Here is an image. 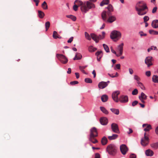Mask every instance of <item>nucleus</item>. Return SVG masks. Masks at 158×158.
I'll return each mask as SVG.
<instances>
[{
    "label": "nucleus",
    "instance_id": "obj_1",
    "mask_svg": "<svg viewBox=\"0 0 158 158\" xmlns=\"http://www.w3.org/2000/svg\"><path fill=\"white\" fill-rule=\"evenodd\" d=\"M135 9L137 11V14L139 15L146 14L148 10L146 4L143 1L139 2L137 3Z\"/></svg>",
    "mask_w": 158,
    "mask_h": 158
},
{
    "label": "nucleus",
    "instance_id": "obj_2",
    "mask_svg": "<svg viewBox=\"0 0 158 158\" xmlns=\"http://www.w3.org/2000/svg\"><path fill=\"white\" fill-rule=\"evenodd\" d=\"M95 5L89 1L85 2L84 5L81 7V11L82 13L85 14L88 11L89 9L94 8Z\"/></svg>",
    "mask_w": 158,
    "mask_h": 158
},
{
    "label": "nucleus",
    "instance_id": "obj_3",
    "mask_svg": "<svg viewBox=\"0 0 158 158\" xmlns=\"http://www.w3.org/2000/svg\"><path fill=\"white\" fill-rule=\"evenodd\" d=\"M107 150L109 154L115 156L117 152V148L114 144H110L107 147Z\"/></svg>",
    "mask_w": 158,
    "mask_h": 158
},
{
    "label": "nucleus",
    "instance_id": "obj_4",
    "mask_svg": "<svg viewBox=\"0 0 158 158\" xmlns=\"http://www.w3.org/2000/svg\"><path fill=\"white\" fill-rule=\"evenodd\" d=\"M121 35V33L119 31H114L111 33L110 37L114 41H116L120 38Z\"/></svg>",
    "mask_w": 158,
    "mask_h": 158
},
{
    "label": "nucleus",
    "instance_id": "obj_5",
    "mask_svg": "<svg viewBox=\"0 0 158 158\" xmlns=\"http://www.w3.org/2000/svg\"><path fill=\"white\" fill-rule=\"evenodd\" d=\"M56 56L63 64H65L68 62V59L63 55L57 54H56Z\"/></svg>",
    "mask_w": 158,
    "mask_h": 158
},
{
    "label": "nucleus",
    "instance_id": "obj_6",
    "mask_svg": "<svg viewBox=\"0 0 158 158\" xmlns=\"http://www.w3.org/2000/svg\"><path fill=\"white\" fill-rule=\"evenodd\" d=\"M146 133H144V137L142 138L141 141V143L142 145L143 146H147L149 143V139L148 137L146 136Z\"/></svg>",
    "mask_w": 158,
    "mask_h": 158
},
{
    "label": "nucleus",
    "instance_id": "obj_7",
    "mask_svg": "<svg viewBox=\"0 0 158 158\" xmlns=\"http://www.w3.org/2000/svg\"><path fill=\"white\" fill-rule=\"evenodd\" d=\"M98 133L96 128L95 127H93L90 129V134L89 137H90V140L91 138H94L97 136Z\"/></svg>",
    "mask_w": 158,
    "mask_h": 158
},
{
    "label": "nucleus",
    "instance_id": "obj_8",
    "mask_svg": "<svg viewBox=\"0 0 158 158\" xmlns=\"http://www.w3.org/2000/svg\"><path fill=\"white\" fill-rule=\"evenodd\" d=\"M120 91L117 90L113 92L112 94V98L116 102H118L119 101L118 95L120 94Z\"/></svg>",
    "mask_w": 158,
    "mask_h": 158
},
{
    "label": "nucleus",
    "instance_id": "obj_9",
    "mask_svg": "<svg viewBox=\"0 0 158 158\" xmlns=\"http://www.w3.org/2000/svg\"><path fill=\"white\" fill-rule=\"evenodd\" d=\"M111 129L113 132L116 133H120L118 125L115 123H113L111 125Z\"/></svg>",
    "mask_w": 158,
    "mask_h": 158
},
{
    "label": "nucleus",
    "instance_id": "obj_10",
    "mask_svg": "<svg viewBox=\"0 0 158 158\" xmlns=\"http://www.w3.org/2000/svg\"><path fill=\"white\" fill-rule=\"evenodd\" d=\"M128 97L127 95H122L119 98V101L121 103H125L128 102Z\"/></svg>",
    "mask_w": 158,
    "mask_h": 158
},
{
    "label": "nucleus",
    "instance_id": "obj_11",
    "mask_svg": "<svg viewBox=\"0 0 158 158\" xmlns=\"http://www.w3.org/2000/svg\"><path fill=\"white\" fill-rule=\"evenodd\" d=\"M120 151L123 155H125L128 150V149L125 144H122L120 147Z\"/></svg>",
    "mask_w": 158,
    "mask_h": 158
},
{
    "label": "nucleus",
    "instance_id": "obj_12",
    "mask_svg": "<svg viewBox=\"0 0 158 158\" xmlns=\"http://www.w3.org/2000/svg\"><path fill=\"white\" fill-rule=\"evenodd\" d=\"M152 56H149L147 57L145 59V63L147 65L148 67H149L152 65Z\"/></svg>",
    "mask_w": 158,
    "mask_h": 158
},
{
    "label": "nucleus",
    "instance_id": "obj_13",
    "mask_svg": "<svg viewBox=\"0 0 158 158\" xmlns=\"http://www.w3.org/2000/svg\"><path fill=\"white\" fill-rule=\"evenodd\" d=\"M147 96L143 92H142L141 95L139 96V98L141 101V102L143 103H145L144 100H146L147 99Z\"/></svg>",
    "mask_w": 158,
    "mask_h": 158
},
{
    "label": "nucleus",
    "instance_id": "obj_14",
    "mask_svg": "<svg viewBox=\"0 0 158 158\" xmlns=\"http://www.w3.org/2000/svg\"><path fill=\"white\" fill-rule=\"evenodd\" d=\"M100 122L102 125H105L107 124L108 120L106 117H102L100 119Z\"/></svg>",
    "mask_w": 158,
    "mask_h": 158
},
{
    "label": "nucleus",
    "instance_id": "obj_15",
    "mask_svg": "<svg viewBox=\"0 0 158 158\" xmlns=\"http://www.w3.org/2000/svg\"><path fill=\"white\" fill-rule=\"evenodd\" d=\"M108 85L107 82L104 81H101L99 82L98 85L99 88L103 89L106 87Z\"/></svg>",
    "mask_w": 158,
    "mask_h": 158
},
{
    "label": "nucleus",
    "instance_id": "obj_16",
    "mask_svg": "<svg viewBox=\"0 0 158 158\" xmlns=\"http://www.w3.org/2000/svg\"><path fill=\"white\" fill-rule=\"evenodd\" d=\"M142 126L144 128V131H148L152 129L151 126L150 124H144Z\"/></svg>",
    "mask_w": 158,
    "mask_h": 158
},
{
    "label": "nucleus",
    "instance_id": "obj_17",
    "mask_svg": "<svg viewBox=\"0 0 158 158\" xmlns=\"http://www.w3.org/2000/svg\"><path fill=\"white\" fill-rule=\"evenodd\" d=\"M95 55L97 56V60L98 61H100L101 58L103 56V53L102 51H98L95 53Z\"/></svg>",
    "mask_w": 158,
    "mask_h": 158
},
{
    "label": "nucleus",
    "instance_id": "obj_18",
    "mask_svg": "<svg viewBox=\"0 0 158 158\" xmlns=\"http://www.w3.org/2000/svg\"><path fill=\"white\" fill-rule=\"evenodd\" d=\"M152 26L153 28H158V20L156 19L152 21Z\"/></svg>",
    "mask_w": 158,
    "mask_h": 158
},
{
    "label": "nucleus",
    "instance_id": "obj_19",
    "mask_svg": "<svg viewBox=\"0 0 158 158\" xmlns=\"http://www.w3.org/2000/svg\"><path fill=\"white\" fill-rule=\"evenodd\" d=\"M109 16V17L107 20V22L110 23H112L116 20V17L114 16Z\"/></svg>",
    "mask_w": 158,
    "mask_h": 158
},
{
    "label": "nucleus",
    "instance_id": "obj_20",
    "mask_svg": "<svg viewBox=\"0 0 158 158\" xmlns=\"http://www.w3.org/2000/svg\"><path fill=\"white\" fill-rule=\"evenodd\" d=\"M123 43H122L118 46V49L119 51V54H120V55H122L123 54Z\"/></svg>",
    "mask_w": 158,
    "mask_h": 158
},
{
    "label": "nucleus",
    "instance_id": "obj_21",
    "mask_svg": "<svg viewBox=\"0 0 158 158\" xmlns=\"http://www.w3.org/2000/svg\"><path fill=\"white\" fill-rule=\"evenodd\" d=\"M145 154L147 156H152L154 154L153 151L150 149H148L145 151Z\"/></svg>",
    "mask_w": 158,
    "mask_h": 158
},
{
    "label": "nucleus",
    "instance_id": "obj_22",
    "mask_svg": "<svg viewBox=\"0 0 158 158\" xmlns=\"http://www.w3.org/2000/svg\"><path fill=\"white\" fill-rule=\"evenodd\" d=\"M107 8L108 10L107 12V14H108V16H109L111 15V12H112L113 10V7L111 5L109 4Z\"/></svg>",
    "mask_w": 158,
    "mask_h": 158
},
{
    "label": "nucleus",
    "instance_id": "obj_23",
    "mask_svg": "<svg viewBox=\"0 0 158 158\" xmlns=\"http://www.w3.org/2000/svg\"><path fill=\"white\" fill-rule=\"evenodd\" d=\"M77 3V6H81V7L84 5V2H83L79 0H76L74 2V4Z\"/></svg>",
    "mask_w": 158,
    "mask_h": 158
},
{
    "label": "nucleus",
    "instance_id": "obj_24",
    "mask_svg": "<svg viewBox=\"0 0 158 158\" xmlns=\"http://www.w3.org/2000/svg\"><path fill=\"white\" fill-rule=\"evenodd\" d=\"M82 58V56L81 55L80 53L77 52L73 59L74 60H80Z\"/></svg>",
    "mask_w": 158,
    "mask_h": 158
},
{
    "label": "nucleus",
    "instance_id": "obj_25",
    "mask_svg": "<svg viewBox=\"0 0 158 158\" xmlns=\"http://www.w3.org/2000/svg\"><path fill=\"white\" fill-rule=\"evenodd\" d=\"M90 35L91 38L96 43H98L99 42V40L97 39V36L94 34L91 33Z\"/></svg>",
    "mask_w": 158,
    "mask_h": 158
},
{
    "label": "nucleus",
    "instance_id": "obj_26",
    "mask_svg": "<svg viewBox=\"0 0 158 158\" xmlns=\"http://www.w3.org/2000/svg\"><path fill=\"white\" fill-rule=\"evenodd\" d=\"M108 98V96L106 94L103 95L101 97V100L103 102H105L107 101Z\"/></svg>",
    "mask_w": 158,
    "mask_h": 158
},
{
    "label": "nucleus",
    "instance_id": "obj_27",
    "mask_svg": "<svg viewBox=\"0 0 158 158\" xmlns=\"http://www.w3.org/2000/svg\"><path fill=\"white\" fill-rule=\"evenodd\" d=\"M118 135L117 134H113L112 136H108V138L109 140H111L116 139L118 137Z\"/></svg>",
    "mask_w": 158,
    "mask_h": 158
},
{
    "label": "nucleus",
    "instance_id": "obj_28",
    "mask_svg": "<svg viewBox=\"0 0 158 158\" xmlns=\"http://www.w3.org/2000/svg\"><path fill=\"white\" fill-rule=\"evenodd\" d=\"M45 15L44 12L41 10L38 11V16L39 18L40 19L43 18Z\"/></svg>",
    "mask_w": 158,
    "mask_h": 158
},
{
    "label": "nucleus",
    "instance_id": "obj_29",
    "mask_svg": "<svg viewBox=\"0 0 158 158\" xmlns=\"http://www.w3.org/2000/svg\"><path fill=\"white\" fill-rule=\"evenodd\" d=\"M107 142V138L105 137H103L102 139L101 143L102 145H105Z\"/></svg>",
    "mask_w": 158,
    "mask_h": 158
},
{
    "label": "nucleus",
    "instance_id": "obj_30",
    "mask_svg": "<svg viewBox=\"0 0 158 158\" xmlns=\"http://www.w3.org/2000/svg\"><path fill=\"white\" fill-rule=\"evenodd\" d=\"M151 146L154 149H156L158 148V142L153 143L151 144Z\"/></svg>",
    "mask_w": 158,
    "mask_h": 158
},
{
    "label": "nucleus",
    "instance_id": "obj_31",
    "mask_svg": "<svg viewBox=\"0 0 158 158\" xmlns=\"http://www.w3.org/2000/svg\"><path fill=\"white\" fill-rule=\"evenodd\" d=\"M111 111L114 114L118 115L119 114V110L118 109H116L115 108H111L110 109Z\"/></svg>",
    "mask_w": 158,
    "mask_h": 158
},
{
    "label": "nucleus",
    "instance_id": "obj_32",
    "mask_svg": "<svg viewBox=\"0 0 158 158\" xmlns=\"http://www.w3.org/2000/svg\"><path fill=\"white\" fill-rule=\"evenodd\" d=\"M102 17L103 20L104 21H106L107 19L106 12L105 11H103L102 14Z\"/></svg>",
    "mask_w": 158,
    "mask_h": 158
},
{
    "label": "nucleus",
    "instance_id": "obj_33",
    "mask_svg": "<svg viewBox=\"0 0 158 158\" xmlns=\"http://www.w3.org/2000/svg\"><path fill=\"white\" fill-rule=\"evenodd\" d=\"M100 109L105 114H108V111L103 106H101L100 107Z\"/></svg>",
    "mask_w": 158,
    "mask_h": 158
},
{
    "label": "nucleus",
    "instance_id": "obj_34",
    "mask_svg": "<svg viewBox=\"0 0 158 158\" xmlns=\"http://www.w3.org/2000/svg\"><path fill=\"white\" fill-rule=\"evenodd\" d=\"M109 2V0H103L100 3V6H103L105 5H107Z\"/></svg>",
    "mask_w": 158,
    "mask_h": 158
},
{
    "label": "nucleus",
    "instance_id": "obj_35",
    "mask_svg": "<svg viewBox=\"0 0 158 158\" xmlns=\"http://www.w3.org/2000/svg\"><path fill=\"white\" fill-rule=\"evenodd\" d=\"M55 34L58 35L57 32L56 31H54L53 34V37L54 39H56L57 38L61 39L62 37L59 35L58 36L55 35Z\"/></svg>",
    "mask_w": 158,
    "mask_h": 158
},
{
    "label": "nucleus",
    "instance_id": "obj_36",
    "mask_svg": "<svg viewBox=\"0 0 158 158\" xmlns=\"http://www.w3.org/2000/svg\"><path fill=\"white\" fill-rule=\"evenodd\" d=\"M42 8L44 10H47L48 9V5L45 1H44L42 4L41 5Z\"/></svg>",
    "mask_w": 158,
    "mask_h": 158
},
{
    "label": "nucleus",
    "instance_id": "obj_37",
    "mask_svg": "<svg viewBox=\"0 0 158 158\" xmlns=\"http://www.w3.org/2000/svg\"><path fill=\"white\" fill-rule=\"evenodd\" d=\"M152 80L154 82L158 83V76L157 75L153 76Z\"/></svg>",
    "mask_w": 158,
    "mask_h": 158
},
{
    "label": "nucleus",
    "instance_id": "obj_38",
    "mask_svg": "<svg viewBox=\"0 0 158 158\" xmlns=\"http://www.w3.org/2000/svg\"><path fill=\"white\" fill-rule=\"evenodd\" d=\"M87 67V65L85 66H79V69L83 73L86 74V73L85 71L84 70V69L86 68Z\"/></svg>",
    "mask_w": 158,
    "mask_h": 158
},
{
    "label": "nucleus",
    "instance_id": "obj_39",
    "mask_svg": "<svg viewBox=\"0 0 158 158\" xmlns=\"http://www.w3.org/2000/svg\"><path fill=\"white\" fill-rule=\"evenodd\" d=\"M66 17L69 18L71 19L73 21H76V17L73 15H67Z\"/></svg>",
    "mask_w": 158,
    "mask_h": 158
},
{
    "label": "nucleus",
    "instance_id": "obj_40",
    "mask_svg": "<svg viewBox=\"0 0 158 158\" xmlns=\"http://www.w3.org/2000/svg\"><path fill=\"white\" fill-rule=\"evenodd\" d=\"M149 33L151 34H152L154 35H158V31H155L153 30H150L149 31Z\"/></svg>",
    "mask_w": 158,
    "mask_h": 158
},
{
    "label": "nucleus",
    "instance_id": "obj_41",
    "mask_svg": "<svg viewBox=\"0 0 158 158\" xmlns=\"http://www.w3.org/2000/svg\"><path fill=\"white\" fill-rule=\"evenodd\" d=\"M97 50V48H94L92 46H90L89 47L88 50L89 52H93Z\"/></svg>",
    "mask_w": 158,
    "mask_h": 158
},
{
    "label": "nucleus",
    "instance_id": "obj_42",
    "mask_svg": "<svg viewBox=\"0 0 158 158\" xmlns=\"http://www.w3.org/2000/svg\"><path fill=\"white\" fill-rule=\"evenodd\" d=\"M103 48L106 51V52H110L108 46L105 44H103Z\"/></svg>",
    "mask_w": 158,
    "mask_h": 158
},
{
    "label": "nucleus",
    "instance_id": "obj_43",
    "mask_svg": "<svg viewBox=\"0 0 158 158\" xmlns=\"http://www.w3.org/2000/svg\"><path fill=\"white\" fill-rule=\"evenodd\" d=\"M85 38L89 40H91V37L89 34L86 32H85Z\"/></svg>",
    "mask_w": 158,
    "mask_h": 158
},
{
    "label": "nucleus",
    "instance_id": "obj_44",
    "mask_svg": "<svg viewBox=\"0 0 158 158\" xmlns=\"http://www.w3.org/2000/svg\"><path fill=\"white\" fill-rule=\"evenodd\" d=\"M50 23L49 21L46 22L45 23V27L46 28V31H47L49 29L50 26Z\"/></svg>",
    "mask_w": 158,
    "mask_h": 158
},
{
    "label": "nucleus",
    "instance_id": "obj_45",
    "mask_svg": "<svg viewBox=\"0 0 158 158\" xmlns=\"http://www.w3.org/2000/svg\"><path fill=\"white\" fill-rule=\"evenodd\" d=\"M90 137H89V140L94 143H95L98 142V140L96 139H94V138H91V140H90Z\"/></svg>",
    "mask_w": 158,
    "mask_h": 158
},
{
    "label": "nucleus",
    "instance_id": "obj_46",
    "mask_svg": "<svg viewBox=\"0 0 158 158\" xmlns=\"http://www.w3.org/2000/svg\"><path fill=\"white\" fill-rule=\"evenodd\" d=\"M139 86L140 88L143 90L145 89V88L143 84L140 82H139L137 83Z\"/></svg>",
    "mask_w": 158,
    "mask_h": 158
},
{
    "label": "nucleus",
    "instance_id": "obj_47",
    "mask_svg": "<svg viewBox=\"0 0 158 158\" xmlns=\"http://www.w3.org/2000/svg\"><path fill=\"white\" fill-rule=\"evenodd\" d=\"M85 81L87 83H91L92 82V80L90 78H87L85 79Z\"/></svg>",
    "mask_w": 158,
    "mask_h": 158
},
{
    "label": "nucleus",
    "instance_id": "obj_48",
    "mask_svg": "<svg viewBox=\"0 0 158 158\" xmlns=\"http://www.w3.org/2000/svg\"><path fill=\"white\" fill-rule=\"evenodd\" d=\"M134 78L135 80L136 81L137 83L140 82L139 81L140 80V79L137 75H135L134 76Z\"/></svg>",
    "mask_w": 158,
    "mask_h": 158
},
{
    "label": "nucleus",
    "instance_id": "obj_49",
    "mask_svg": "<svg viewBox=\"0 0 158 158\" xmlns=\"http://www.w3.org/2000/svg\"><path fill=\"white\" fill-rule=\"evenodd\" d=\"M138 93V91L137 89H135L132 92V94L133 95H137Z\"/></svg>",
    "mask_w": 158,
    "mask_h": 158
},
{
    "label": "nucleus",
    "instance_id": "obj_50",
    "mask_svg": "<svg viewBox=\"0 0 158 158\" xmlns=\"http://www.w3.org/2000/svg\"><path fill=\"white\" fill-rule=\"evenodd\" d=\"M108 75L110 77L112 78L117 77L118 76V73L116 72L115 73V75H114L113 74H110V73H108Z\"/></svg>",
    "mask_w": 158,
    "mask_h": 158
},
{
    "label": "nucleus",
    "instance_id": "obj_51",
    "mask_svg": "<svg viewBox=\"0 0 158 158\" xmlns=\"http://www.w3.org/2000/svg\"><path fill=\"white\" fill-rule=\"evenodd\" d=\"M143 20L144 22H147L149 19V18L148 16H145L143 17Z\"/></svg>",
    "mask_w": 158,
    "mask_h": 158
},
{
    "label": "nucleus",
    "instance_id": "obj_52",
    "mask_svg": "<svg viewBox=\"0 0 158 158\" xmlns=\"http://www.w3.org/2000/svg\"><path fill=\"white\" fill-rule=\"evenodd\" d=\"M74 4V6H73V9L74 11H76L77 10L78 7L79 6H77V5L76 4Z\"/></svg>",
    "mask_w": 158,
    "mask_h": 158
},
{
    "label": "nucleus",
    "instance_id": "obj_53",
    "mask_svg": "<svg viewBox=\"0 0 158 158\" xmlns=\"http://www.w3.org/2000/svg\"><path fill=\"white\" fill-rule=\"evenodd\" d=\"M78 83V82L77 81H73L70 82L71 85H74Z\"/></svg>",
    "mask_w": 158,
    "mask_h": 158
},
{
    "label": "nucleus",
    "instance_id": "obj_54",
    "mask_svg": "<svg viewBox=\"0 0 158 158\" xmlns=\"http://www.w3.org/2000/svg\"><path fill=\"white\" fill-rule=\"evenodd\" d=\"M138 103V102L137 101L135 100L132 103V105L133 106H136Z\"/></svg>",
    "mask_w": 158,
    "mask_h": 158
},
{
    "label": "nucleus",
    "instance_id": "obj_55",
    "mask_svg": "<svg viewBox=\"0 0 158 158\" xmlns=\"http://www.w3.org/2000/svg\"><path fill=\"white\" fill-rule=\"evenodd\" d=\"M116 68L119 69H120V64H117L116 65L115 67L114 68V69H116Z\"/></svg>",
    "mask_w": 158,
    "mask_h": 158
},
{
    "label": "nucleus",
    "instance_id": "obj_56",
    "mask_svg": "<svg viewBox=\"0 0 158 158\" xmlns=\"http://www.w3.org/2000/svg\"><path fill=\"white\" fill-rule=\"evenodd\" d=\"M145 74L147 77H150L151 75V72L150 71H148L146 72Z\"/></svg>",
    "mask_w": 158,
    "mask_h": 158
},
{
    "label": "nucleus",
    "instance_id": "obj_57",
    "mask_svg": "<svg viewBox=\"0 0 158 158\" xmlns=\"http://www.w3.org/2000/svg\"><path fill=\"white\" fill-rule=\"evenodd\" d=\"M157 9V8L156 6L154 7L152 10V13H155Z\"/></svg>",
    "mask_w": 158,
    "mask_h": 158
},
{
    "label": "nucleus",
    "instance_id": "obj_58",
    "mask_svg": "<svg viewBox=\"0 0 158 158\" xmlns=\"http://www.w3.org/2000/svg\"><path fill=\"white\" fill-rule=\"evenodd\" d=\"M73 37H70L67 41L68 43H71L73 41Z\"/></svg>",
    "mask_w": 158,
    "mask_h": 158
},
{
    "label": "nucleus",
    "instance_id": "obj_59",
    "mask_svg": "<svg viewBox=\"0 0 158 158\" xmlns=\"http://www.w3.org/2000/svg\"><path fill=\"white\" fill-rule=\"evenodd\" d=\"M139 34H140L141 36H146L147 35V34L146 33H143V31H140L139 32Z\"/></svg>",
    "mask_w": 158,
    "mask_h": 158
},
{
    "label": "nucleus",
    "instance_id": "obj_60",
    "mask_svg": "<svg viewBox=\"0 0 158 158\" xmlns=\"http://www.w3.org/2000/svg\"><path fill=\"white\" fill-rule=\"evenodd\" d=\"M100 156L99 153H96L95 154V158H100Z\"/></svg>",
    "mask_w": 158,
    "mask_h": 158
},
{
    "label": "nucleus",
    "instance_id": "obj_61",
    "mask_svg": "<svg viewBox=\"0 0 158 158\" xmlns=\"http://www.w3.org/2000/svg\"><path fill=\"white\" fill-rule=\"evenodd\" d=\"M129 72L130 74L132 75L133 73V69L131 68L129 69Z\"/></svg>",
    "mask_w": 158,
    "mask_h": 158
},
{
    "label": "nucleus",
    "instance_id": "obj_62",
    "mask_svg": "<svg viewBox=\"0 0 158 158\" xmlns=\"http://www.w3.org/2000/svg\"><path fill=\"white\" fill-rule=\"evenodd\" d=\"M130 158H136V156L134 154H132L130 155Z\"/></svg>",
    "mask_w": 158,
    "mask_h": 158
},
{
    "label": "nucleus",
    "instance_id": "obj_63",
    "mask_svg": "<svg viewBox=\"0 0 158 158\" xmlns=\"http://www.w3.org/2000/svg\"><path fill=\"white\" fill-rule=\"evenodd\" d=\"M33 1L35 2L36 6H37L38 5L39 1V0H33Z\"/></svg>",
    "mask_w": 158,
    "mask_h": 158
},
{
    "label": "nucleus",
    "instance_id": "obj_64",
    "mask_svg": "<svg viewBox=\"0 0 158 158\" xmlns=\"http://www.w3.org/2000/svg\"><path fill=\"white\" fill-rule=\"evenodd\" d=\"M129 131L127 132V133L128 134H130L133 132V130L131 128H129Z\"/></svg>",
    "mask_w": 158,
    "mask_h": 158
}]
</instances>
